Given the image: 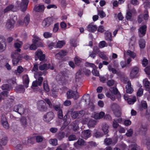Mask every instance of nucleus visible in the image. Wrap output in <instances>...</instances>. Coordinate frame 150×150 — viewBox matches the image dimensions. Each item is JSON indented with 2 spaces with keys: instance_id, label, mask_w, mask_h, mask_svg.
Instances as JSON below:
<instances>
[{
  "instance_id": "f257e3e1",
  "label": "nucleus",
  "mask_w": 150,
  "mask_h": 150,
  "mask_svg": "<svg viewBox=\"0 0 150 150\" xmlns=\"http://www.w3.org/2000/svg\"><path fill=\"white\" fill-rule=\"evenodd\" d=\"M21 51L20 49L16 50L11 54V57L12 58L13 64L14 65H16L18 63L21 58V55L19 54Z\"/></svg>"
},
{
  "instance_id": "f03ea898",
  "label": "nucleus",
  "mask_w": 150,
  "mask_h": 150,
  "mask_svg": "<svg viewBox=\"0 0 150 150\" xmlns=\"http://www.w3.org/2000/svg\"><path fill=\"white\" fill-rule=\"evenodd\" d=\"M110 108L113 112L114 115L117 117H119L121 116V112L120 111V106L117 104L113 103L111 104Z\"/></svg>"
},
{
  "instance_id": "7ed1b4c3",
  "label": "nucleus",
  "mask_w": 150,
  "mask_h": 150,
  "mask_svg": "<svg viewBox=\"0 0 150 150\" xmlns=\"http://www.w3.org/2000/svg\"><path fill=\"white\" fill-rule=\"evenodd\" d=\"M7 137L4 133L0 132V150H2V146H5L7 142Z\"/></svg>"
},
{
  "instance_id": "20e7f679",
  "label": "nucleus",
  "mask_w": 150,
  "mask_h": 150,
  "mask_svg": "<svg viewBox=\"0 0 150 150\" xmlns=\"http://www.w3.org/2000/svg\"><path fill=\"white\" fill-rule=\"evenodd\" d=\"M29 2V0H21V2L20 4L18 1L16 2L18 5L17 6L19 7L20 6L21 11L25 12L27 8Z\"/></svg>"
},
{
  "instance_id": "39448f33",
  "label": "nucleus",
  "mask_w": 150,
  "mask_h": 150,
  "mask_svg": "<svg viewBox=\"0 0 150 150\" xmlns=\"http://www.w3.org/2000/svg\"><path fill=\"white\" fill-rule=\"evenodd\" d=\"M37 107L38 110L41 111H45L47 110V108L46 103L42 100L38 101L37 102Z\"/></svg>"
},
{
  "instance_id": "423d86ee",
  "label": "nucleus",
  "mask_w": 150,
  "mask_h": 150,
  "mask_svg": "<svg viewBox=\"0 0 150 150\" xmlns=\"http://www.w3.org/2000/svg\"><path fill=\"white\" fill-rule=\"evenodd\" d=\"M85 65L86 67H91L93 69L92 72L94 75L97 76H99V73L97 70V67L94 64L86 62L85 64Z\"/></svg>"
},
{
  "instance_id": "0eeeda50",
  "label": "nucleus",
  "mask_w": 150,
  "mask_h": 150,
  "mask_svg": "<svg viewBox=\"0 0 150 150\" xmlns=\"http://www.w3.org/2000/svg\"><path fill=\"white\" fill-rule=\"evenodd\" d=\"M85 114V112L84 110L75 111L72 112L71 116L74 119L79 118L83 116Z\"/></svg>"
},
{
  "instance_id": "6e6552de",
  "label": "nucleus",
  "mask_w": 150,
  "mask_h": 150,
  "mask_svg": "<svg viewBox=\"0 0 150 150\" xmlns=\"http://www.w3.org/2000/svg\"><path fill=\"white\" fill-rule=\"evenodd\" d=\"M54 117L53 113L52 112H50L44 115L43 119L45 122H48L53 119Z\"/></svg>"
},
{
  "instance_id": "1a4fd4ad",
  "label": "nucleus",
  "mask_w": 150,
  "mask_h": 150,
  "mask_svg": "<svg viewBox=\"0 0 150 150\" xmlns=\"http://www.w3.org/2000/svg\"><path fill=\"white\" fill-rule=\"evenodd\" d=\"M14 111L18 112L20 115H22L24 113L25 109L22 104H19L14 106Z\"/></svg>"
},
{
  "instance_id": "9d476101",
  "label": "nucleus",
  "mask_w": 150,
  "mask_h": 150,
  "mask_svg": "<svg viewBox=\"0 0 150 150\" xmlns=\"http://www.w3.org/2000/svg\"><path fill=\"white\" fill-rule=\"evenodd\" d=\"M30 19V16L29 14H27L25 17L23 21L19 20L18 21V23L21 25L27 26L29 23Z\"/></svg>"
},
{
  "instance_id": "9b49d317",
  "label": "nucleus",
  "mask_w": 150,
  "mask_h": 150,
  "mask_svg": "<svg viewBox=\"0 0 150 150\" xmlns=\"http://www.w3.org/2000/svg\"><path fill=\"white\" fill-rule=\"evenodd\" d=\"M67 94L68 99L73 98L74 99H77L79 98L78 93L76 91H70L67 92Z\"/></svg>"
},
{
  "instance_id": "f8f14e48",
  "label": "nucleus",
  "mask_w": 150,
  "mask_h": 150,
  "mask_svg": "<svg viewBox=\"0 0 150 150\" xmlns=\"http://www.w3.org/2000/svg\"><path fill=\"white\" fill-rule=\"evenodd\" d=\"M124 99L127 101L129 104H132L136 101L137 99L135 96L129 97L127 94H125L124 96Z\"/></svg>"
},
{
  "instance_id": "ddd939ff",
  "label": "nucleus",
  "mask_w": 150,
  "mask_h": 150,
  "mask_svg": "<svg viewBox=\"0 0 150 150\" xmlns=\"http://www.w3.org/2000/svg\"><path fill=\"white\" fill-rule=\"evenodd\" d=\"M52 20L51 18H47L43 21L42 25L44 28L48 27L52 23Z\"/></svg>"
},
{
  "instance_id": "4468645a",
  "label": "nucleus",
  "mask_w": 150,
  "mask_h": 150,
  "mask_svg": "<svg viewBox=\"0 0 150 150\" xmlns=\"http://www.w3.org/2000/svg\"><path fill=\"white\" fill-rule=\"evenodd\" d=\"M35 55L40 61H43L45 59V55L43 54L42 51L40 50H38L37 51L35 52Z\"/></svg>"
},
{
  "instance_id": "2eb2a0df",
  "label": "nucleus",
  "mask_w": 150,
  "mask_h": 150,
  "mask_svg": "<svg viewBox=\"0 0 150 150\" xmlns=\"http://www.w3.org/2000/svg\"><path fill=\"white\" fill-rule=\"evenodd\" d=\"M39 69L40 70L42 71L47 70L48 69L52 70L54 69V67L52 65L50 64H44L40 66L39 67Z\"/></svg>"
},
{
  "instance_id": "dca6fc26",
  "label": "nucleus",
  "mask_w": 150,
  "mask_h": 150,
  "mask_svg": "<svg viewBox=\"0 0 150 150\" xmlns=\"http://www.w3.org/2000/svg\"><path fill=\"white\" fill-rule=\"evenodd\" d=\"M15 23V21L13 19H8L6 22V27L8 29L11 30L13 28Z\"/></svg>"
},
{
  "instance_id": "f3484780",
  "label": "nucleus",
  "mask_w": 150,
  "mask_h": 150,
  "mask_svg": "<svg viewBox=\"0 0 150 150\" xmlns=\"http://www.w3.org/2000/svg\"><path fill=\"white\" fill-rule=\"evenodd\" d=\"M43 78L42 77H40L38 78V81L35 80L33 81L32 83V87H36L38 86H40L43 81Z\"/></svg>"
},
{
  "instance_id": "a211bd4d",
  "label": "nucleus",
  "mask_w": 150,
  "mask_h": 150,
  "mask_svg": "<svg viewBox=\"0 0 150 150\" xmlns=\"http://www.w3.org/2000/svg\"><path fill=\"white\" fill-rule=\"evenodd\" d=\"M87 28V30L88 31L93 32L97 30V27L93 23H92L88 25Z\"/></svg>"
},
{
  "instance_id": "6ab92c4d",
  "label": "nucleus",
  "mask_w": 150,
  "mask_h": 150,
  "mask_svg": "<svg viewBox=\"0 0 150 150\" xmlns=\"http://www.w3.org/2000/svg\"><path fill=\"white\" fill-rule=\"evenodd\" d=\"M83 73L85 74L86 75L88 76L91 74V71L90 70L86 68L81 69L76 73V76L79 75Z\"/></svg>"
},
{
  "instance_id": "aec40b11",
  "label": "nucleus",
  "mask_w": 150,
  "mask_h": 150,
  "mask_svg": "<svg viewBox=\"0 0 150 150\" xmlns=\"http://www.w3.org/2000/svg\"><path fill=\"white\" fill-rule=\"evenodd\" d=\"M146 26L144 25L141 26L139 30V37H142L144 36L146 32Z\"/></svg>"
},
{
  "instance_id": "412c9836",
  "label": "nucleus",
  "mask_w": 150,
  "mask_h": 150,
  "mask_svg": "<svg viewBox=\"0 0 150 150\" xmlns=\"http://www.w3.org/2000/svg\"><path fill=\"white\" fill-rule=\"evenodd\" d=\"M139 71V69L138 67H134L132 69L130 74V77L132 78H134L135 77Z\"/></svg>"
},
{
  "instance_id": "4be33fe9",
  "label": "nucleus",
  "mask_w": 150,
  "mask_h": 150,
  "mask_svg": "<svg viewBox=\"0 0 150 150\" xmlns=\"http://www.w3.org/2000/svg\"><path fill=\"white\" fill-rule=\"evenodd\" d=\"M105 113L103 112L99 113H94L92 117L96 119H99L103 118L105 116Z\"/></svg>"
},
{
  "instance_id": "5701e85b",
  "label": "nucleus",
  "mask_w": 150,
  "mask_h": 150,
  "mask_svg": "<svg viewBox=\"0 0 150 150\" xmlns=\"http://www.w3.org/2000/svg\"><path fill=\"white\" fill-rule=\"evenodd\" d=\"M25 69H24L21 66H19L18 67L17 69L14 71V73L16 75L19 76Z\"/></svg>"
},
{
  "instance_id": "b1692460",
  "label": "nucleus",
  "mask_w": 150,
  "mask_h": 150,
  "mask_svg": "<svg viewBox=\"0 0 150 150\" xmlns=\"http://www.w3.org/2000/svg\"><path fill=\"white\" fill-rule=\"evenodd\" d=\"M91 136V133L90 131L88 130H86L83 131L82 132L81 137H82L86 139Z\"/></svg>"
},
{
  "instance_id": "393cba45",
  "label": "nucleus",
  "mask_w": 150,
  "mask_h": 150,
  "mask_svg": "<svg viewBox=\"0 0 150 150\" xmlns=\"http://www.w3.org/2000/svg\"><path fill=\"white\" fill-rule=\"evenodd\" d=\"M20 122L21 125L24 128L27 127L28 124L27 119L25 117H22L20 119Z\"/></svg>"
},
{
  "instance_id": "a878e982",
  "label": "nucleus",
  "mask_w": 150,
  "mask_h": 150,
  "mask_svg": "<svg viewBox=\"0 0 150 150\" xmlns=\"http://www.w3.org/2000/svg\"><path fill=\"white\" fill-rule=\"evenodd\" d=\"M126 92L127 93L131 94L133 91V89L131 86V83L129 81L127 82V85L126 86Z\"/></svg>"
},
{
  "instance_id": "bb28decb",
  "label": "nucleus",
  "mask_w": 150,
  "mask_h": 150,
  "mask_svg": "<svg viewBox=\"0 0 150 150\" xmlns=\"http://www.w3.org/2000/svg\"><path fill=\"white\" fill-rule=\"evenodd\" d=\"M82 102H84L86 104H89L90 102V97L88 94L84 95L81 99Z\"/></svg>"
},
{
  "instance_id": "cd10ccee",
  "label": "nucleus",
  "mask_w": 150,
  "mask_h": 150,
  "mask_svg": "<svg viewBox=\"0 0 150 150\" xmlns=\"http://www.w3.org/2000/svg\"><path fill=\"white\" fill-rule=\"evenodd\" d=\"M117 138H115L114 141L113 140L112 141V139L110 138H106L104 141L106 145H109L112 144L115 145L117 143Z\"/></svg>"
},
{
  "instance_id": "c85d7f7f",
  "label": "nucleus",
  "mask_w": 150,
  "mask_h": 150,
  "mask_svg": "<svg viewBox=\"0 0 150 150\" xmlns=\"http://www.w3.org/2000/svg\"><path fill=\"white\" fill-rule=\"evenodd\" d=\"M45 6L43 5L39 4L38 6H36L34 8V10L36 12H42L44 11Z\"/></svg>"
},
{
  "instance_id": "c756f323",
  "label": "nucleus",
  "mask_w": 150,
  "mask_h": 150,
  "mask_svg": "<svg viewBox=\"0 0 150 150\" xmlns=\"http://www.w3.org/2000/svg\"><path fill=\"white\" fill-rule=\"evenodd\" d=\"M23 81L25 84V86L26 88L28 87V84L29 82V79L27 74H25L23 76Z\"/></svg>"
},
{
  "instance_id": "7c9ffc66",
  "label": "nucleus",
  "mask_w": 150,
  "mask_h": 150,
  "mask_svg": "<svg viewBox=\"0 0 150 150\" xmlns=\"http://www.w3.org/2000/svg\"><path fill=\"white\" fill-rule=\"evenodd\" d=\"M126 55L129 56L132 58H134L136 56V54L134 52L129 50L127 51L126 52H124V57H125Z\"/></svg>"
},
{
  "instance_id": "2f4dec72",
  "label": "nucleus",
  "mask_w": 150,
  "mask_h": 150,
  "mask_svg": "<svg viewBox=\"0 0 150 150\" xmlns=\"http://www.w3.org/2000/svg\"><path fill=\"white\" fill-rule=\"evenodd\" d=\"M25 89L23 86L19 85L15 89V91L17 93H23L25 91Z\"/></svg>"
},
{
  "instance_id": "473e14b6",
  "label": "nucleus",
  "mask_w": 150,
  "mask_h": 150,
  "mask_svg": "<svg viewBox=\"0 0 150 150\" xmlns=\"http://www.w3.org/2000/svg\"><path fill=\"white\" fill-rule=\"evenodd\" d=\"M96 122L95 120L92 119H90L88 123V127L90 128L94 127L96 125Z\"/></svg>"
},
{
  "instance_id": "72a5a7b5",
  "label": "nucleus",
  "mask_w": 150,
  "mask_h": 150,
  "mask_svg": "<svg viewBox=\"0 0 150 150\" xmlns=\"http://www.w3.org/2000/svg\"><path fill=\"white\" fill-rule=\"evenodd\" d=\"M67 52L65 51L61 50L56 55V57L58 59H60L63 56L66 55Z\"/></svg>"
},
{
  "instance_id": "f704fd0d",
  "label": "nucleus",
  "mask_w": 150,
  "mask_h": 150,
  "mask_svg": "<svg viewBox=\"0 0 150 150\" xmlns=\"http://www.w3.org/2000/svg\"><path fill=\"white\" fill-rule=\"evenodd\" d=\"M109 126L106 123H103L102 126V130L105 134H107L108 132Z\"/></svg>"
},
{
  "instance_id": "c9c22d12",
  "label": "nucleus",
  "mask_w": 150,
  "mask_h": 150,
  "mask_svg": "<svg viewBox=\"0 0 150 150\" xmlns=\"http://www.w3.org/2000/svg\"><path fill=\"white\" fill-rule=\"evenodd\" d=\"M105 39L110 41H112L111 33L109 31H106L105 33Z\"/></svg>"
},
{
  "instance_id": "e433bc0d",
  "label": "nucleus",
  "mask_w": 150,
  "mask_h": 150,
  "mask_svg": "<svg viewBox=\"0 0 150 150\" xmlns=\"http://www.w3.org/2000/svg\"><path fill=\"white\" fill-rule=\"evenodd\" d=\"M0 40V52H2L5 50L6 45L1 38Z\"/></svg>"
},
{
  "instance_id": "4c0bfd02",
  "label": "nucleus",
  "mask_w": 150,
  "mask_h": 150,
  "mask_svg": "<svg viewBox=\"0 0 150 150\" xmlns=\"http://www.w3.org/2000/svg\"><path fill=\"white\" fill-rule=\"evenodd\" d=\"M143 84L144 88L146 90L149 89L150 87V83L147 79H145L143 80Z\"/></svg>"
},
{
  "instance_id": "58836bf2",
  "label": "nucleus",
  "mask_w": 150,
  "mask_h": 150,
  "mask_svg": "<svg viewBox=\"0 0 150 150\" xmlns=\"http://www.w3.org/2000/svg\"><path fill=\"white\" fill-rule=\"evenodd\" d=\"M105 95L107 97L110 98L113 101L115 100V95L112 93H111L110 91L106 92Z\"/></svg>"
},
{
  "instance_id": "ea45409f",
  "label": "nucleus",
  "mask_w": 150,
  "mask_h": 150,
  "mask_svg": "<svg viewBox=\"0 0 150 150\" xmlns=\"http://www.w3.org/2000/svg\"><path fill=\"white\" fill-rule=\"evenodd\" d=\"M85 143L84 140L81 138H79L78 141L74 144V145L75 146H76L77 145L82 146Z\"/></svg>"
},
{
  "instance_id": "a19ab883",
  "label": "nucleus",
  "mask_w": 150,
  "mask_h": 150,
  "mask_svg": "<svg viewBox=\"0 0 150 150\" xmlns=\"http://www.w3.org/2000/svg\"><path fill=\"white\" fill-rule=\"evenodd\" d=\"M8 95V92L7 91H4L0 93V101L4 98L7 97Z\"/></svg>"
},
{
  "instance_id": "79ce46f5",
  "label": "nucleus",
  "mask_w": 150,
  "mask_h": 150,
  "mask_svg": "<svg viewBox=\"0 0 150 150\" xmlns=\"http://www.w3.org/2000/svg\"><path fill=\"white\" fill-rule=\"evenodd\" d=\"M65 42L63 40L59 41L56 45V47L57 48H62L65 44Z\"/></svg>"
},
{
  "instance_id": "37998d69",
  "label": "nucleus",
  "mask_w": 150,
  "mask_h": 150,
  "mask_svg": "<svg viewBox=\"0 0 150 150\" xmlns=\"http://www.w3.org/2000/svg\"><path fill=\"white\" fill-rule=\"evenodd\" d=\"M17 42L15 43L14 45L15 47L17 49L16 50L20 49L23 44L22 41H18V40H17Z\"/></svg>"
},
{
  "instance_id": "c03bdc74",
  "label": "nucleus",
  "mask_w": 150,
  "mask_h": 150,
  "mask_svg": "<svg viewBox=\"0 0 150 150\" xmlns=\"http://www.w3.org/2000/svg\"><path fill=\"white\" fill-rule=\"evenodd\" d=\"M139 44L141 48H144L145 46V42L143 39H141L139 40Z\"/></svg>"
},
{
  "instance_id": "a18cd8bd",
  "label": "nucleus",
  "mask_w": 150,
  "mask_h": 150,
  "mask_svg": "<svg viewBox=\"0 0 150 150\" xmlns=\"http://www.w3.org/2000/svg\"><path fill=\"white\" fill-rule=\"evenodd\" d=\"M57 140L56 139H50L49 140V143L53 146H56L57 145Z\"/></svg>"
},
{
  "instance_id": "49530a36",
  "label": "nucleus",
  "mask_w": 150,
  "mask_h": 150,
  "mask_svg": "<svg viewBox=\"0 0 150 150\" xmlns=\"http://www.w3.org/2000/svg\"><path fill=\"white\" fill-rule=\"evenodd\" d=\"M109 91L114 95L117 94L119 93L118 90L117 88L115 87L110 88Z\"/></svg>"
},
{
  "instance_id": "de8ad7c7",
  "label": "nucleus",
  "mask_w": 150,
  "mask_h": 150,
  "mask_svg": "<svg viewBox=\"0 0 150 150\" xmlns=\"http://www.w3.org/2000/svg\"><path fill=\"white\" fill-rule=\"evenodd\" d=\"M33 38L32 40L33 43L36 44L40 40V38L36 35H34Z\"/></svg>"
},
{
  "instance_id": "09e8293b",
  "label": "nucleus",
  "mask_w": 150,
  "mask_h": 150,
  "mask_svg": "<svg viewBox=\"0 0 150 150\" xmlns=\"http://www.w3.org/2000/svg\"><path fill=\"white\" fill-rule=\"evenodd\" d=\"M103 135L102 132L99 131H96L94 133L93 136L96 138H99L102 137Z\"/></svg>"
},
{
  "instance_id": "8fccbe9b",
  "label": "nucleus",
  "mask_w": 150,
  "mask_h": 150,
  "mask_svg": "<svg viewBox=\"0 0 150 150\" xmlns=\"http://www.w3.org/2000/svg\"><path fill=\"white\" fill-rule=\"evenodd\" d=\"M13 6L12 4L9 5L7 6L4 10V13L7 12H8L11 11L13 8Z\"/></svg>"
},
{
  "instance_id": "3c124183",
  "label": "nucleus",
  "mask_w": 150,
  "mask_h": 150,
  "mask_svg": "<svg viewBox=\"0 0 150 150\" xmlns=\"http://www.w3.org/2000/svg\"><path fill=\"white\" fill-rule=\"evenodd\" d=\"M65 136V134L64 132H60L58 134L57 137L59 140H61Z\"/></svg>"
},
{
  "instance_id": "603ef678",
  "label": "nucleus",
  "mask_w": 150,
  "mask_h": 150,
  "mask_svg": "<svg viewBox=\"0 0 150 150\" xmlns=\"http://www.w3.org/2000/svg\"><path fill=\"white\" fill-rule=\"evenodd\" d=\"M98 14L101 18H103L106 16V14L105 12L102 10H98Z\"/></svg>"
},
{
  "instance_id": "864d4df0",
  "label": "nucleus",
  "mask_w": 150,
  "mask_h": 150,
  "mask_svg": "<svg viewBox=\"0 0 150 150\" xmlns=\"http://www.w3.org/2000/svg\"><path fill=\"white\" fill-rule=\"evenodd\" d=\"M43 86L44 90L46 92H49L50 91L47 82L46 81H45L43 83Z\"/></svg>"
},
{
  "instance_id": "5fc2aeb1",
  "label": "nucleus",
  "mask_w": 150,
  "mask_h": 150,
  "mask_svg": "<svg viewBox=\"0 0 150 150\" xmlns=\"http://www.w3.org/2000/svg\"><path fill=\"white\" fill-rule=\"evenodd\" d=\"M97 144L96 142L93 141H91L88 143V144H87V146L88 148H90L93 146H96Z\"/></svg>"
},
{
  "instance_id": "6e6d98bb",
  "label": "nucleus",
  "mask_w": 150,
  "mask_h": 150,
  "mask_svg": "<svg viewBox=\"0 0 150 150\" xmlns=\"http://www.w3.org/2000/svg\"><path fill=\"white\" fill-rule=\"evenodd\" d=\"M35 138L33 137H30L28 138V143L33 144H34Z\"/></svg>"
},
{
  "instance_id": "4d7b16f0",
  "label": "nucleus",
  "mask_w": 150,
  "mask_h": 150,
  "mask_svg": "<svg viewBox=\"0 0 150 150\" xmlns=\"http://www.w3.org/2000/svg\"><path fill=\"white\" fill-rule=\"evenodd\" d=\"M99 57L103 60H107L108 59V57L103 52H101L99 54Z\"/></svg>"
},
{
  "instance_id": "13d9d810",
  "label": "nucleus",
  "mask_w": 150,
  "mask_h": 150,
  "mask_svg": "<svg viewBox=\"0 0 150 150\" xmlns=\"http://www.w3.org/2000/svg\"><path fill=\"white\" fill-rule=\"evenodd\" d=\"M52 35V33L49 32H45L43 34L44 37L46 38H48L51 37Z\"/></svg>"
},
{
  "instance_id": "bf43d9fd",
  "label": "nucleus",
  "mask_w": 150,
  "mask_h": 150,
  "mask_svg": "<svg viewBox=\"0 0 150 150\" xmlns=\"http://www.w3.org/2000/svg\"><path fill=\"white\" fill-rule=\"evenodd\" d=\"M10 87L8 84H4L1 87V89L3 90H9Z\"/></svg>"
},
{
  "instance_id": "052dcab7",
  "label": "nucleus",
  "mask_w": 150,
  "mask_h": 150,
  "mask_svg": "<svg viewBox=\"0 0 150 150\" xmlns=\"http://www.w3.org/2000/svg\"><path fill=\"white\" fill-rule=\"evenodd\" d=\"M36 139L37 142H40L43 140L44 138L41 136H38L36 137Z\"/></svg>"
},
{
  "instance_id": "680f3d73",
  "label": "nucleus",
  "mask_w": 150,
  "mask_h": 150,
  "mask_svg": "<svg viewBox=\"0 0 150 150\" xmlns=\"http://www.w3.org/2000/svg\"><path fill=\"white\" fill-rule=\"evenodd\" d=\"M71 119L69 118H67L66 120H65L63 125L62 126V127L64 128L67 126L70 122Z\"/></svg>"
},
{
  "instance_id": "e2e57ef3",
  "label": "nucleus",
  "mask_w": 150,
  "mask_h": 150,
  "mask_svg": "<svg viewBox=\"0 0 150 150\" xmlns=\"http://www.w3.org/2000/svg\"><path fill=\"white\" fill-rule=\"evenodd\" d=\"M99 47L101 48L105 47H107L108 45L104 41H101L99 43Z\"/></svg>"
},
{
  "instance_id": "0e129e2a",
  "label": "nucleus",
  "mask_w": 150,
  "mask_h": 150,
  "mask_svg": "<svg viewBox=\"0 0 150 150\" xmlns=\"http://www.w3.org/2000/svg\"><path fill=\"white\" fill-rule=\"evenodd\" d=\"M133 130L130 129L127 130V133L126 134V135L128 137H129L132 136L133 134Z\"/></svg>"
},
{
  "instance_id": "69168bd1",
  "label": "nucleus",
  "mask_w": 150,
  "mask_h": 150,
  "mask_svg": "<svg viewBox=\"0 0 150 150\" xmlns=\"http://www.w3.org/2000/svg\"><path fill=\"white\" fill-rule=\"evenodd\" d=\"M143 89L140 88L139 89L137 92V95L138 96L140 97L143 94Z\"/></svg>"
},
{
  "instance_id": "338daca9",
  "label": "nucleus",
  "mask_w": 150,
  "mask_h": 150,
  "mask_svg": "<svg viewBox=\"0 0 150 150\" xmlns=\"http://www.w3.org/2000/svg\"><path fill=\"white\" fill-rule=\"evenodd\" d=\"M141 106L144 109H146L147 108V105L146 101H142L141 102Z\"/></svg>"
},
{
  "instance_id": "774afa93",
  "label": "nucleus",
  "mask_w": 150,
  "mask_h": 150,
  "mask_svg": "<svg viewBox=\"0 0 150 150\" xmlns=\"http://www.w3.org/2000/svg\"><path fill=\"white\" fill-rule=\"evenodd\" d=\"M115 83V81L113 79L108 80L107 83L108 85L109 86H111L114 85Z\"/></svg>"
}]
</instances>
